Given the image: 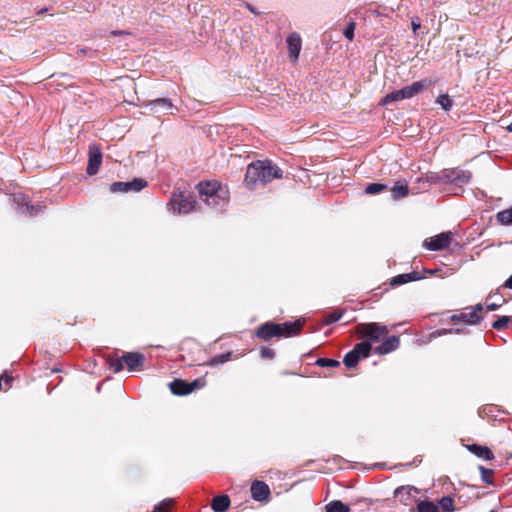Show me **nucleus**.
Returning a JSON list of instances; mask_svg holds the SVG:
<instances>
[{
    "instance_id": "16",
    "label": "nucleus",
    "mask_w": 512,
    "mask_h": 512,
    "mask_svg": "<svg viewBox=\"0 0 512 512\" xmlns=\"http://www.w3.org/2000/svg\"><path fill=\"white\" fill-rule=\"evenodd\" d=\"M24 200L25 199L22 196H18V197L14 198V201L18 202V211L20 213H25V214H28L30 216H35V215H38L40 212L43 211L44 206H42L40 204L32 205V204H30L28 202H25Z\"/></svg>"
},
{
    "instance_id": "46",
    "label": "nucleus",
    "mask_w": 512,
    "mask_h": 512,
    "mask_svg": "<svg viewBox=\"0 0 512 512\" xmlns=\"http://www.w3.org/2000/svg\"><path fill=\"white\" fill-rule=\"evenodd\" d=\"M246 7H247V9H248L250 12H252V13H254V14H258V12L256 11V9H255L251 4H247V5H246Z\"/></svg>"
},
{
    "instance_id": "7",
    "label": "nucleus",
    "mask_w": 512,
    "mask_h": 512,
    "mask_svg": "<svg viewBox=\"0 0 512 512\" xmlns=\"http://www.w3.org/2000/svg\"><path fill=\"white\" fill-rule=\"evenodd\" d=\"M196 201L190 194L173 193L169 205L178 214H188L194 210Z\"/></svg>"
},
{
    "instance_id": "38",
    "label": "nucleus",
    "mask_w": 512,
    "mask_h": 512,
    "mask_svg": "<svg viewBox=\"0 0 512 512\" xmlns=\"http://www.w3.org/2000/svg\"><path fill=\"white\" fill-rule=\"evenodd\" d=\"M319 367H338L340 366V362L335 359H329V358H319L316 360L315 363Z\"/></svg>"
},
{
    "instance_id": "23",
    "label": "nucleus",
    "mask_w": 512,
    "mask_h": 512,
    "mask_svg": "<svg viewBox=\"0 0 512 512\" xmlns=\"http://www.w3.org/2000/svg\"><path fill=\"white\" fill-rule=\"evenodd\" d=\"M409 193V188L406 182L397 181L391 189V195L393 200H399Z\"/></svg>"
},
{
    "instance_id": "20",
    "label": "nucleus",
    "mask_w": 512,
    "mask_h": 512,
    "mask_svg": "<svg viewBox=\"0 0 512 512\" xmlns=\"http://www.w3.org/2000/svg\"><path fill=\"white\" fill-rule=\"evenodd\" d=\"M467 448L471 453L483 460L490 461L494 458L492 451L486 446L471 444Z\"/></svg>"
},
{
    "instance_id": "41",
    "label": "nucleus",
    "mask_w": 512,
    "mask_h": 512,
    "mask_svg": "<svg viewBox=\"0 0 512 512\" xmlns=\"http://www.w3.org/2000/svg\"><path fill=\"white\" fill-rule=\"evenodd\" d=\"M260 355L264 359H272L275 356V352L271 348L264 347V348L261 349Z\"/></svg>"
},
{
    "instance_id": "10",
    "label": "nucleus",
    "mask_w": 512,
    "mask_h": 512,
    "mask_svg": "<svg viewBox=\"0 0 512 512\" xmlns=\"http://www.w3.org/2000/svg\"><path fill=\"white\" fill-rule=\"evenodd\" d=\"M204 382L201 379H195L192 382H186L181 379H174L169 388L174 395L184 396L192 393L194 390L201 388Z\"/></svg>"
},
{
    "instance_id": "33",
    "label": "nucleus",
    "mask_w": 512,
    "mask_h": 512,
    "mask_svg": "<svg viewBox=\"0 0 512 512\" xmlns=\"http://www.w3.org/2000/svg\"><path fill=\"white\" fill-rule=\"evenodd\" d=\"M174 504V500L172 498H166L158 503L152 512H168Z\"/></svg>"
},
{
    "instance_id": "40",
    "label": "nucleus",
    "mask_w": 512,
    "mask_h": 512,
    "mask_svg": "<svg viewBox=\"0 0 512 512\" xmlns=\"http://www.w3.org/2000/svg\"><path fill=\"white\" fill-rule=\"evenodd\" d=\"M355 26L354 22H350L344 30V36L350 41L354 38Z\"/></svg>"
},
{
    "instance_id": "4",
    "label": "nucleus",
    "mask_w": 512,
    "mask_h": 512,
    "mask_svg": "<svg viewBox=\"0 0 512 512\" xmlns=\"http://www.w3.org/2000/svg\"><path fill=\"white\" fill-rule=\"evenodd\" d=\"M356 333L360 338L368 339L369 342H377L388 333L385 325L377 322L360 323L356 327Z\"/></svg>"
},
{
    "instance_id": "49",
    "label": "nucleus",
    "mask_w": 512,
    "mask_h": 512,
    "mask_svg": "<svg viewBox=\"0 0 512 512\" xmlns=\"http://www.w3.org/2000/svg\"><path fill=\"white\" fill-rule=\"evenodd\" d=\"M100 390H101V385L99 384V385L97 386V391L99 392Z\"/></svg>"
},
{
    "instance_id": "47",
    "label": "nucleus",
    "mask_w": 512,
    "mask_h": 512,
    "mask_svg": "<svg viewBox=\"0 0 512 512\" xmlns=\"http://www.w3.org/2000/svg\"><path fill=\"white\" fill-rule=\"evenodd\" d=\"M5 381L8 383L10 381H12V377L11 376H5Z\"/></svg>"
},
{
    "instance_id": "39",
    "label": "nucleus",
    "mask_w": 512,
    "mask_h": 512,
    "mask_svg": "<svg viewBox=\"0 0 512 512\" xmlns=\"http://www.w3.org/2000/svg\"><path fill=\"white\" fill-rule=\"evenodd\" d=\"M439 505L443 509V512L453 511V499L450 496H444L439 500Z\"/></svg>"
},
{
    "instance_id": "14",
    "label": "nucleus",
    "mask_w": 512,
    "mask_h": 512,
    "mask_svg": "<svg viewBox=\"0 0 512 512\" xmlns=\"http://www.w3.org/2000/svg\"><path fill=\"white\" fill-rule=\"evenodd\" d=\"M286 43L289 59L292 63H296L302 49V39L300 34L297 32L290 33L287 37Z\"/></svg>"
},
{
    "instance_id": "27",
    "label": "nucleus",
    "mask_w": 512,
    "mask_h": 512,
    "mask_svg": "<svg viewBox=\"0 0 512 512\" xmlns=\"http://www.w3.org/2000/svg\"><path fill=\"white\" fill-rule=\"evenodd\" d=\"M496 220L505 226L512 225V206L508 209H504L496 214Z\"/></svg>"
},
{
    "instance_id": "19",
    "label": "nucleus",
    "mask_w": 512,
    "mask_h": 512,
    "mask_svg": "<svg viewBox=\"0 0 512 512\" xmlns=\"http://www.w3.org/2000/svg\"><path fill=\"white\" fill-rule=\"evenodd\" d=\"M420 279H422V276H420L418 272L412 271L410 273H404L394 276L393 278L390 279V285L392 287H397Z\"/></svg>"
},
{
    "instance_id": "8",
    "label": "nucleus",
    "mask_w": 512,
    "mask_h": 512,
    "mask_svg": "<svg viewBox=\"0 0 512 512\" xmlns=\"http://www.w3.org/2000/svg\"><path fill=\"white\" fill-rule=\"evenodd\" d=\"M472 175L468 170L459 168L444 170L441 175V180L447 184H454L456 186H462L469 183Z\"/></svg>"
},
{
    "instance_id": "1",
    "label": "nucleus",
    "mask_w": 512,
    "mask_h": 512,
    "mask_svg": "<svg viewBox=\"0 0 512 512\" xmlns=\"http://www.w3.org/2000/svg\"><path fill=\"white\" fill-rule=\"evenodd\" d=\"M283 171L269 160H258L247 166L244 183L247 188L254 189L257 185H265L274 179L282 178Z\"/></svg>"
},
{
    "instance_id": "9",
    "label": "nucleus",
    "mask_w": 512,
    "mask_h": 512,
    "mask_svg": "<svg viewBox=\"0 0 512 512\" xmlns=\"http://www.w3.org/2000/svg\"><path fill=\"white\" fill-rule=\"evenodd\" d=\"M145 108L151 114H170L174 115L178 109L173 105L170 99L168 98H157L151 100L145 104Z\"/></svg>"
},
{
    "instance_id": "37",
    "label": "nucleus",
    "mask_w": 512,
    "mask_h": 512,
    "mask_svg": "<svg viewBox=\"0 0 512 512\" xmlns=\"http://www.w3.org/2000/svg\"><path fill=\"white\" fill-rule=\"evenodd\" d=\"M479 471L481 474V480L488 485H493V480L491 478V475L493 474V471L491 469L485 468L484 466H479Z\"/></svg>"
},
{
    "instance_id": "31",
    "label": "nucleus",
    "mask_w": 512,
    "mask_h": 512,
    "mask_svg": "<svg viewBox=\"0 0 512 512\" xmlns=\"http://www.w3.org/2000/svg\"><path fill=\"white\" fill-rule=\"evenodd\" d=\"M417 511L418 512H440L439 508L436 504H434L431 501H420L417 504Z\"/></svg>"
},
{
    "instance_id": "50",
    "label": "nucleus",
    "mask_w": 512,
    "mask_h": 512,
    "mask_svg": "<svg viewBox=\"0 0 512 512\" xmlns=\"http://www.w3.org/2000/svg\"><path fill=\"white\" fill-rule=\"evenodd\" d=\"M490 512H496V511H494V510H491Z\"/></svg>"
},
{
    "instance_id": "32",
    "label": "nucleus",
    "mask_w": 512,
    "mask_h": 512,
    "mask_svg": "<svg viewBox=\"0 0 512 512\" xmlns=\"http://www.w3.org/2000/svg\"><path fill=\"white\" fill-rule=\"evenodd\" d=\"M231 357H232V353L231 352H226V353H223V354H220V355H216L215 357H213L212 359H210L207 362V365H209V366H216V365H219V364H224L227 361H229L231 359Z\"/></svg>"
},
{
    "instance_id": "15",
    "label": "nucleus",
    "mask_w": 512,
    "mask_h": 512,
    "mask_svg": "<svg viewBox=\"0 0 512 512\" xmlns=\"http://www.w3.org/2000/svg\"><path fill=\"white\" fill-rule=\"evenodd\" d=\"M250 491H251V497L255 501H258V502H263V501L268 500L269 495H270L269 486L265 482L259 481V480H255L251 484Z\"/></svg>"
},
{
    "instance_id": "34",
    "label": "nucleus",
    "mask_w": 512,
    "mask_h": 512,
    "mask_svg": "<svg viewBox=\"0 0 512 512\" xmlns=\"http://www.w3.org/2000/svg\"><path fill=\"white\" fill-rule=\"evenodd\" d=\"M386 188H387V185H385V184L371 183L366 186L365 193L374 195V194L380 193L381 191L385 190Z\"/></svg>"
},
{
    "instance_id": "12",
    "label": "nucleus",
    "mask_w": 512,
    "mask_h": 512,
    "mask_svg": "<svg viewBox=\"0 0 512 512\" xmlns=\"http://www.w3.org/2000/svg\"><path fill=\"white\" fill-rule=\"evenodd\" d=\"M452 239L451 232H443L425 239L424 247L430 251H440L448 248Z\"/></svg>"
},
{
    "instance_id": "42",
    "label": "nucleus",
    "mask_w": 512,
    "mask_h": 512,
    "mask_svg": "<svg viewBox=\"0 0 512 512\" xmlns=\"http://www.w3.org/2000/svg\"><path fill=\"white\" fill-rule=\"evenodd\" d=\"M411 27H412V30H413L414 33H417V31L420 29L421 22H420V19L418 17L412 18V20H411Z\"/></svg>"
},
{
    "instance_id": "36",
    "label": "nucleus",
    "mask_w": 512,
    "mask_h": 512,
    "mask_svg": "<svg viewBox=\"0 0 512 512\" xmlns=\"http://www.w3.org/2000/svg\"><path fill=\"white\" fill-rule=\"evenodd\" d=\"M511 320L512 318L510 316H499L498 319L492 323V327L496 330H502L507 327Z\"/></svg>"
},
{
    "instance_id": "6",
    "label": "nucleus",
    "mask_w": 512,
    "mask_h": 512,
    "mask_svg": "<svg viewBox=\"0 0 512 512\" xmlns=\"http://www.w3.org/2000/svg\"><path fill=\"white\" fill-rule=\"evenodd\" d=\"M483 310L482 304H476L474 306L464 308L460 313L453 314L450 320L454 324H458L460 321L468 325H478L482 321V316L479 312Z\"/></svg>"
},
{
    "instance_id": "5",
    "label": "nucleus",
    "mask_w": 512,
    "mask_h": 512,
    "mask_svg": "<svg viewBox=\"0 0 512 512\" xmlns=\"http://www.w3.org/2000/svg\"><path fill=\"white\" fill-rule=\"evenodd\" d=\"M425 87L424 83L421 81L413 82L411 85L405 86L401 89L392 91L391 93L387 94L383 100L382 104L387 105L391 102L404 100V99H411L415 95H417L423 88Z\"/></svg>"
},
{
    "instance_id": "22",
    "label": "nucleus",
    "mask_w": 512,
    "mask_h": 512,
    "mask_svg": "<svg viewBox=\"0 0 512 512\" xmlns=\"http://www.w3.org/2000/svg\"><path fill=\"white\" fill-rule=\"evenodd\" d=\"M230 503L227 495H219L213 498L211 507L214 512H225L229 508Z\"/></svg>"
},
{
    "instance_id": "24",
    "label": "nucleus",
    "mask_w": 512,
    "mask_h": 512,
    "mask_svg": "<svg viewBox=\"0 0 512 512\" xmlns=\"http://www.w3.org/2000/svg\"><path fill=\"white\" fill-rule=\"evenodd\" d=\"M204 201L208 206H211L216 210H222L227 204L226 197L220 196L219 193L207 197Z\"/></svg>"
},
{
    "instance_id": "26",
    "label": "nucleus",
    "mask_w": 512,
    "mask_h": 512,
    "mask_svg": "<svg viewBox=\"0 0 512 512\" xmlns=\"http://www.w3.org/2000/svg\"><path fill=\"white\" fill-rule=\"evenodd\" d=\"M326 512H350V507L340 500H333L325 506Z\"/></svg>"
},
{
    "instance_id": "18",
    "label": "nucleus",
    "mask_w": 512,
    "mask_h": 512,
    "mask_svg": "<svg viewBox=\"0 0 512 512\" xmlns=\"http://www.w3.org/2000/svg\"><path fill=\"white\" fill-rule=\"evenodd\" d=\"M399 345V337L391 336L375 348V353L379 355H385L392 351H395L399 347Z\"/></svg>"
},
{
    "instance_id": "48",
    "label": "nucleus",
    "mask_w": 512,
    "mask_h": 512,
    "mask_svg": "<svg viewBox=\"0 0 512 512\" xmlns=\"http://www.w3.org/2000/svg\"><path fill=\"white\" fill-rule=\"evenodd\" d=\"M508 131L512 132V122L507 127Z\"/></svg>"
},
{
    "instance_id": "35",
    "label": "nucleus",
    "mask_w": 512,
    "mask_h": 512,
    "mask_svg": "<svg viewBox=\"0 0 512 512\" xmlns=\"http://www.w3.org/2000/svg\"><path fill=\"white\" fill-rule=\"evenodd\" d=\"M342 316H343V313L340 311H334L332 313H328L323 319V324L331 325V324L339 321L342 318Z\"/></svg>"
},
{
    "instance_id": "13",
    "label": "nucleus",
    "mask_w": 512,
    "mask_h": 512,
    "mask_svg": "<svg viewBox=\"0 0 512 512\" xmlns=\"http://www.w3.org/2000/svg\"><path fill=\"white\" fill-rule=\"evenodd\" d=\"M88 156L89 157L86 172L88 175H95L98 172L99 167L102 163V151L97 145L91 144L89 146Z\"/></svg>"
},
{
    "instance_id": "3",
    "label": "nucleus",
    "mask_w": 512,
    "mask_h": 512,
    "mask_svg": "<svg viewBox=\"0 0 512 512\" xmlns=\"http://www.w3.org/2000/svg\"><path fill=\"white\" fill-rule=\"evenodd\" d=\"M107 362L109 368L114 373L122 371L124 368L123 364L127 365L129 371H133L144 364L145 356L139 352H128L123 354L120 358H109Z\"/></svg>"
},
{
    "instance_id": "43",
    "label": "nucleus",
    "mask_w": 512,
    "mask_h": 512,
    "mask_svg": "<svg viewBox=\"0 0 512 512\" xmlns=\"http://www.w3.org/2000/svg\"><path fill=\"white\" fill-rule=\"evenodd\" d=\"M504 302H505V300H504V299H502V302H501V303H490V304H487L486 308H487V310H489V311H495V310H497V309L502 305V303H504Z\"/></svg>"
},
{
    "instance_id": "2",
    "label": "nucleus",
    "mask_w": 512,
    "mask_h": 512,
    "mask_svg": "<svg viewBox=\"0 0 512 512\" xmlns=\"http://www.w3.org/2000/svg\"><path fill=\"white\" fill-rule=\"evenodd\" d=\"M302 321L296 320L294 322H284L282 324L274 322H266L260 325L256 330V336L263 340H270L276 338H288L297 335L302 328Z\"/></svg>"
},
{
    "instance_id": "17",
    "label": "nucleus",
    "mask_w": 512,
    "mask_h": 512,
    "mask_svg": "<svg viewBox=\"0 0 512 512\" xmlns=\"http://www.w3.org/2000/svg\"><path fill=\"white\" fill-rule=\"evenodd\" d=\"M416 493H418V490L413 486H401L395 489L394 497L407 506L410 504L413 494Z\"/></svg>"
},
{
    "instance_id": "30",
    "label": "nucleus",
    "mask_w": 512,
    "mask_h": 512,
    "mask_svg": "<svg viewBox=\"0 0 512 512\" xmlns=\"http://www.w3.org/2000/svg\"><path fill=\"white\" fill-rule=\"evenodd\" d=\"M360 361L359 356L356 354V351H349L343 359V363L347 368H353L355 367L358 362Z\"/></svg>"
},
{
    "instance_id": "11",
    "label": "nucleus",
    "mask_w": 512,
    "mask_h": 512,
    "mask_svg": "<svg viewBox=\"0 0 512 512\" xmlns=\"http://www.w3.org/2000/svg\"><path fill=\"white\" fill-rule=\"evenodd\" d=\"M147 182L141 178H134L132 181L128 182H114L110 185V191L112 193H126V192H139L144 187H146Z\"/></svg>"
},
{
    "instance_id": "21",
    "label": "nucleus",
    "mask_w": 512,
    "mask_h": 512,
    "mask_svg": "<svg viewBox=\"0 0 512 512\" xmlns=\"http://www.w3.org/2000/svg\"><path fill=\"white\" fill-rule=\"evenodd\" d=\"M197 187L200 196L206 198L219 192V184L216 182H200Z\"/></svg>"
},
{
    "instance_id": "44",
    "label": "nucleus",
    "mask_w": 512,
    "mask_h": 512,
    "mask_svg": "<svg viewBox=\"0 0 512 512\" xmlns=\"http://www.w3.org/2000/svg\"><path fill=\"white\" fill-rule=\"evenodd\" d=\"M503 287L512 289V275L504 282Z\"/></svg>"
},
{
    "instance_id": "29",
    "label": "nucleus",
    "mask_w": 512,
    "mask_h": 512,
    "mask_svg": "<svg viewBox=\"0 0 512 512\" xmlns=\"http://www.w3.org/2000/svg\"><path fill=\"white\" fill-rule=\"evenodd\" d=\"M436 103L445 111H449L453 107V100L448 94H440L436 98Z\"/></svg>"
},
{
    "instance_id": "45",
    "label": "nucleus",
    "mask_w": 512,
    "mask_h": 512,
    "mask_svg": "<svg viewBox=\"0 0 512 512\" xmlns=\"http://www.w3.org/2000/svg\"><path fill=\"white\" fill-rule=\"evenodd\" d=\"M111 34L113 36H118V35H128L129 33L128 32H125V31H112Z\"/></svg>"
},
{
    "instance_id": "28",
    "label": "nucleus",
    "mask_w": 512,
    "mask_h": 512,
    "mask_svg": "<svg viewBox=\"0 0 512 512\" xmlns=\"http://www.w3.org/2000/svg\"><path fill=\"white\" fill-rule=\"evenodd\" d=\"M465 332H466L465 329H460V328H449V329L442 328V329H437V330L431 332L429 335V338L435 339L437 337H441V336H444L447 334H462Z\"/></svg>"
},
{
    "instance_id": "25",
    "label": "nucleus",
    "mask_w": 512,
    "mask_h": 512,
    "mask_svg": "<svg viewBox=\"0 0 512 512\" xmlns=\"http://www.w3.org/2000/svg\"><path fill=\"white\" fill-rule=\"evenodd\" d=\"M372 349V345L369 341H362L354 346L352 351H356V354L359 356L360 360L367 358L370 355V351Z\"/></svg>"
}]
</instances>
